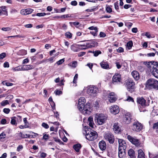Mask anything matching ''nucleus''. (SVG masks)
Instances as JSON below:
<instances>
[{
  "label": "nucleus",
  "mask_w": 158,
  "mask_h": 158,
  "mask_svg": "<svg viewBox=\"0 0 158 158\" xmlns=\"http://www.w3.org/2000/svg\"><path fill=\"white\" fill-rule=\"evenodd\" d=\"M85 98H80L78 100V108L80 111H82L83 114L85 115H89L91 113L90 104L87 103L85 105Z\"/></svg>",
  "instance_id": "nucleus-1"
},
{
  "label": "nucleus",
  "mask_w": 158,
  "mask_h": 158,
  "mask_svg": "<svg viewBox=\"0 0 158 158\" xmlns=\"http://www.w3.org/2000/svg\"><path fill=\"white\" fill-rule=\"evenodd\" d=\"M146 88L149 89H158V81L154 78H150L146 81Z\"/></svg>",
  "instance_id": "nucleus-2"
},
{
  "label": "nucleus",
  "mask_w": 158,
  "mask_h": 158,
  "mask_svg": "<svg viewBox=\"0 0 158 158\" xmlns=\"http://www.w3.org/2000/svg\"><path fill=\"white\" fill-rule=\"evenodd\" d=\"M107 120V117L102 114H96L94 118L96 122H97L99 125L104 124Z\"/></svg>",
  "instance_id": "nucleus-3"
},
{
  "label": "nucleus",
  "mask_w": 158,
  "mask_h": 158,
  "mask_svg": "<svg viewBox=\"0 0 158 158\" xmlns=\"http://www.w3.org/2000/svg\"><path fill=\"white\" fill-rule=\"evenodd\" d=\"M135 83L132 80H129L126 82V87L127 90L131 93L135 91Z\"/></svg>",
  "instance_id": "nucleus-4"
},
{
  "label": "nucleus",
  "mask_w": 158,
  "mask_h": 158,
  "mask_svg": "<svg viewBox=\"0 0 158 158\" xmlns=\"http://www.w3.org/2000/svg\"><path fill=\"white\" fill-rule=\"evenodd\" d=\"M98 90V89L96 87L92 86L88 88L87 93L90 96L94 97L96 96Z\"/></svg>",
  "instance_id": "nucleus-5"
},
{
  "label": "nucleus",
  "mask_w": 158,
  "mask_h": 158,
  "mask_svg": "<svg viewBox=\"0 0 158 158\" xmlns=\"http://www.w3.org/2000/svg\"><path fill=\"white\" fill-rule=\"evenodd\" d=\"M86 138L89 141H93L97 139L98 137V135L96 132L95 131H90L89 133H87L86 132V135H85Z\"/></svg>",
  "instance_id": "nucleus-6"
},
{
  "label": "nucleus",
  "mask_w": 158,
  "mask_h": 158,
  "mask_svg": "<svg viewBox=\"0 0 158 158\" xmlns=\"http://www.w3.org/2000/svg\"><path fill=\"white\" fill-rule=\"evenodd\" d=\"M105 139L111 143H113L114 142V135L110 132H105L104 135Z\"/></svg>",
  "instance_id": "nucleus-7"
},
{
  "label": "nucleus",
  "mask_w": 158,
  "mask_h": 158,
  "mask_svg": "<svg viewBox=\"0 0 158 158\" xmlns=\"http://www.w3.org/2000/svg\"><path fill=\"white\" fill-rule=\"evenodd\" d=\"M143 126L142 124L137 121L134 123L131 126V129L133 131L139 132L142 130Z\"/></svg>",
  "instance_id": "nucleus-8"
},
{
  "label": "nucleus",
  "mask_w": 158,
  "mask_h": 158,
  "mask_svg": "<svg viewBox=\"0 0 158 158\" xmlns=\"http://www.w3.org/2000/svg\"><path fill=\"white\" fill-rule=\"evenodd\" d=\"M148 67L149 68L150 67L152 68L150 71L152 75L155 77L158 78V64L156 65H152L151 66L149 64H148Z\"/></svg>",
  "instance_id": "nucleus-9"
},
{
  "label": "nucleus",
  "mask_w": 158,
  "mask_h": 158,
  "mask_svg": "<svg viewBox=\"0 0 158 158\" xmlns=\"http://www.w3.org/2000/svg\"><path fill=\"white\" fill-rule=\"evenodd\" d=\"M88 42L86 43V44L84 45L80 44L78 45L79 47H83L84 48H81V50L89 48H91L94 47L95 44V42L93 40H88Z\"/></svg>",
  "instance_id": "nucleus-10"
},
{
  "label": "nucleus",
  "mask_w": 158,
  "mask_h": 158,
  "mask_svg": "<svg viewBox=\"0 0 158 158\" xmlns=\"http://www.w3.org/2000/svg\"><path fill=\"white\" fill-rule=\"evenodd\" d=\"M127 138L129 141L136 146H138L140 144L139 140L135 137H133L130 135H128L127 137Z\"/></svg>",
  "instance_id": "nucleus-11"
},
{
  "label": "nucleus",
  "mask_w": 158,
  "mask_h": 158,
  "mask_svg": "<svg viewBox=\"0 0 158 158\" xmlns=\"http://www.w3.org/2000/svg\"><path fill=\"white\" fill-rule=\"evenodd\" d=\"M123 120L127 124L130 123L131 120V115L129 112L126 113L123 116Z\"/></svg>",
  "instance_id": "nucleus-12"
},
{
  "label": "nucleus",
  "mask_w": 158,
  "mask_h": 158,
  "mask_svg": "<svg viewBox=\"0 0 158 158\" xmlns=\"http://www.w3.org/2000/svg\"><path fill=\"white\" fill-rule=\"evenodd\" d=\"M137 102L143 107H144L148 105L146 102V100L143 97L138 98H137Z\"/></svg>",
  "instance_id": "nucleus-13"
},
{
  "label": "nucleus",
  "mask_w": 158,
  "mask_h": 158,
  "mask_svg": "<svg viewBox=\"0 0 158 158\" xmlns=\"http://www.w3.org/2000/svg\"><path fill=\"white\" fill-rule=\"evenodd\" d=\"M110 112L114 114L118 113L119 111V108L118 106L116 105H113L110 108Z\"/></svg>",
  "instance_id": "nucleus-14"
},
{
  "label": "nucleus",
  "mask_w": 158,
  "mask_h": 158,
  "mask_svg": "<svg viewBox=\"0 0 158 158\" xmlns=\"http://www.w3.org/2000/svg\"><path fill=\"white\" fill-rule=\"evenodd\" d=\"M121 80V76L119 73H115L112 77V80L114 82H120Z\"/></svg>",
  "instance_id": "nucleus-15"
},
{
  "label": "nucleus",
  "mask_w": 158,
  "mask_h": 158,
  "mask_svg": "<svg viewBox=\"0 0 158 158\" xmlns=\"http://www.w3.org/2000/svg\"><path fill=\"white\" fill-rule=\"evenodd\" d=\"M109 100L110 103L114 102L117 98L114 92H111L109 94Z\"/></svg>",
  "instance_id": "nucleus-16"
},
{
  "label": "nucleus",
  "mask_w": 158,
  "mask_h": 158,
  "mask_svg": "<svg viewBox=\"0 0 158 158\" xmlns=\"http://www.w3.org/2000/svg\"><path fill=\"white\" fill-rule=\"evenodd\" d=\"M118 143H119L118 149H126V144L125 141L121 139H118Z\"/></svg>",
  "instance_id": "nucleus-17"
},
{
  "label": "nucleus",
  "mask_w": 158,
  "mask_h": 158,
  "mask_svg": "<svg viewBox=\"0 0 158 158\" xmlns=\"http://www.w3.org/2000/svg\"><path fill=\"white\" fill-rule=\"evenodd\" d=\"M125 148L118 149V156L119 158H123L126 154Z\"/></svg>",
  "instance_id": "nucleus-18"
},
{
  "label": "nucleus",
  "mask_w": 158,
  "mask_h": 158,
  "mask_svg": "<svg viewBox=\"0 0 158 158\" xmlns=\"http://www.w3.org/2000/svg\"><path fill=\"white\" fill-rule=\"evenodd\" d=\"M99 147L100 149L102 151H104L106 148V144L105 141L102 140L99 143Z\"/></svg>",
  "instance_id": "nucleus-19"
},
{
  "label": "nucleus",
  "mask_w": 158,
  "mask_h": 158,
  "mask_svg": "<svg viewBox=\"0 0 158 158\" xmlns=\"http://www.w3.org/2000/svg\"><path fill=\"white\" fill-rule=\"evenodd\" d=\"M113 130L114 132L116 133H118L120 132L121 129L118 126V123H115L114 124Z\"/></svg>",
  "instance_id": "nucleus-20"
},
{
  "label": "nucleus",
  "mask_w": 158,
  "mask_h": 158,
  "mask_svg": "<svg viewBox=\"0 0 158 158\" xmlns=\"http://www.w3.org/2000/svg\"><path fill=\"white\" fill-rule=\"evenodd\" d=\"M100 65L101 67L104 69H110L109 64L107 62L103 61L100 63Z\"/></svg>",
  "instance_id": "nucleus-21"
},
{
  "label": "nucleus",
  "mask_w": 158,
  "mask_h": 158,
  "mask_svg": "<svg viewBox=\"0 0 158 158\" xmlns=\"http://www.w3.org/2000/svg\"><path fill=\"white\" fill-rule=\"evenodd\" d=\"M131 75L135 80L137 81L139 79V75L137 71H133L131 73Z\"/></svg>",
  "instance_id": "nucleus-22"
},
{
  "label": "nucleus",
  "mask_w": 158,
  "mask_h": 158,
  "mask_svg": "<svg viewBox=\"0 0 158 158\" xmlns=\"http://www.w3.org/2000/svg\"><path fill=\"white\" fill-rule=\"evenodd\" d=\"M128 155L130 158H136L135 152L132 149L129 150L128 152Z\"/></svg>",
  "instance_id": "nucleus-23"
},
{
  "label": "nucleus",
  "mask_w": 158,
  "mask_h": 158,
  "mask_svg": "<svg viewBox=\"0 0 158 158\" xmlns=\"http://www.w3.org/2000/svg\"><path fill=\"white\" fill-rule=\"evenodd\" d=\"M81 145L80 143H77L74 145L73 146V148L77 152H80V149L81 148Z\"/></svg>",
  "instance_id": "nucleus-24"
},
{
  "label": "nucleus",
  "mask_w": 158,
  "mask_h": 158,
  "mask_svg": "<svg viewBox=\"0 0 158 158\" xmlns=\"http://www.w3.org/2000/svg\"><path fill=\"white\" fill-rule=\"evenodd\" d=\"M23 71H26L34 69V67L33 65H26L23 66L22 67Z\"/></svg>",
  "instance_id": "nucleus-25"
},
{
  "label": "nucleus",
  "mask_w": 158,
  "mask_h": 158,
  "mask_svg": "<svg viewBox=\"0 0 158 158\" xmlns=\"http://www.w3.org/2000/svg\"><path fill=\"white\" fill-rule=\"evenodd\" d=\"M138 158H145L144 154L142 150L140 149L138 151Z\"/></svg>",
  "instance_id": "nucleus-26"
},
{
  "label": "nucleus",
  "mask_w": 158,
  "mask_h": 158,
  "mask_svg": "<svg viewBox=\"0 0 158 158\" xmlns=\"http://www.w3.org/2000/svg\"><path fill=\"white\" fill-rule=\"evenodd\" d=\"M27 54V52L26 50L22 49L19 50L17 52V54L20 56H24Z\"/></svg>",
  "instance_id": "nucleus-27"
},
{
  "label": "nucleus",
  "mask_w": 158,
  "mask_h": 158,
  "mask_svg": "<svg viewBox=\"0 0 158 158\" xmlns=\"http://www.w3.org/2000/svg\"><path fill=\"white\" fill-rule=\"evenodd\" d=\"M133 45V42L132 41H130L127 44V48L128 50H130L131 48Z\"/></svg>",
  "instance_id": "nucleus-28"
},
{
  "label": "nucleus",
  "mask_w": 158,
  "mask_h": 158,
  "mask_svg": "<svg viewBox=\"0 0 158 158\" xmlns=\"http://www.w3.org/2000/svg\"><path fill=\"white\" fill-rule=\"evenodd\" d=\"M71 49L74 52H78L79 50V48L77 46L72 45L71 47Z\"/></svg>",
  "instance_id": "nucleus-29"
},
{
  "label": "nucleus",
  "mask_w": 158,
  "mask_h": 158,
  "mask_svg": "<svg viewBox=\"0 0 158 158\" xmlns=\"http://www.w3.org/2000/svg\"><path fill=\"white\" fill-rule=\"evenodd\" d=\"M18 119V117L14 116L11 118V121L10 123L12 125H15L16 124V120Z\"/></svg>",
  "instance_id": "nucleus-30"
},
{
  "label": "nucleus",
  "mask_w": 158,
  "mask_h": 158,
  "mask_svg": "<svg viewBox=\"0 0 158 158\" xmlns=\"http://www.w3.org/2000/svg\"><path fill=\"white\" fill-rule=\"evenodd\" d=\"M149 156L150 158H158V153L156 154H151L149 153Z\"/></svg>",
  "instance_id": "nucleus-31"
},
{
  "label": "nucleus",
  "mask_w": 158,
  "mask_h": 158,
  "mask_svg": "<svg viewBox=\"0 0 158 158\" xmlns=\"http://www.w3.org/2000/svg\"><path fill=\"white\" fill-rule=\"evenodd\" d=\"M24 11H25V12H26V15H27L31 13L33 11V10L30 8H28L25 9Z\"/></svg>",
  "instance_id": "nucleus-32"
},
{
  "label": "nucleus",
  "mask_w": 158,
  "mask_h": 158,
  "mask_svg": "<svg viewBox=\"0 0 158 158\" xmlns=\"http://www.w3.org/2000/svg\"><path fill=\"white\" fill-rule=\"evenodd\" d=\"M92 52L94 54V55L95 56H97L99 54H101L102 53L99 50H97L93 52Z\"/></svg>",
  "instance_id": "nucleus-33"
},
{
  "label": "nucleus",
  "mask_w": 158,
  "mask_h": 158,
  "mask_svg": "<svg viewBox=\"0 0 158 158\" xmlns=\"http://www.w3.org/2000/svg\"><path fill=\"white\" fill-rule=\"evenodd\" d=\"M65 36L69 39H71L72 37V34L70 32L68 31L65 33Z\"/></svg>",
  "instance_id": "nucleus-34"
},
{
  "label": "nucleus",
  "mask_w": 158,
  "mask_h": 158,
  "mask_svg": "<svg viewBox=\"0 0 158 158\" xmlns=\"http://www.w3.org/2000/svg\"><path fill=\"white\" fill-rule=\"evenodd\" d=\"M6 136V134L4 132H3L0 134V140H1L3 139H4L5 138Z\"/></svg>",
  "instance_id": "nucleus-35"
},
{
  "label": "nucleus",
  "mask_w": 158,
  "mask_h": 158,
  "mask_svg": "<svg viewBox=\"0 0 158 158\" xmlns=\"http://www.w3.org/2000/svg\"><path fill=\"white\" fill-rule=\"evenodd\" d=\"M88 29L91 30H94V31H97V30H98V29L97 27H94V26H91L89 27L88 28Z\"/></svg>",
  "instance_id": "nucleus-36"
},
{
  "label": "nucleus",
  "mask_w": 158,
  "mask_h": 158,
  "mask_svg": "<svg viewBox=\"0 0 158 158\" xmlns=\"http://www.w3.org/2000/svg\"><path fill=\"white\" fill-rule=\"evenodd\" d=\"M152 128L156 130V131L158 130V122L154 123Z\"/></svg>",
  "instance_id": "nucleus-37"
},
{
  "label": "nucleus",
  "mask_w": 158,
  "mask_h": 158,
  "mask_svg": "<svg viewBox=\"0 0 158 158\" xmlns=\"http://www.w3.org/2000/svg\"><path fill=\"white\" fill-rule=\"evenodd\" d=\"M19 134V136L22 138H26L27 136V134H23L22 132H20Z\"/></svg>",
  "instance_id": "nucleus-38"
},
{
  "label": "nucleus",
  "mask_w": 158,
  "mask_h": 158,
  "mask_svg": "<svg viewBox=\"0 0 158 158\" xmlns=\"http://www.w3.org/2000/svg\"><path fill=\"white\" fill-rule=\"evenodd\" d=\"M125 101H127L129 102H134L133 99L130 96H128L127 99L125 100Z\"/></svg>",
  "instance_id": "nucleus-39"
},
{
  "label": "nucleus",
  "mask_w": 158,
  "mask_h": 158,
  "mask_svg": "<svg viewBox=\"0 0 158 158\" xmlns=\"http://www.w3.org/2000/svg\"><path fill=\"white\" fill-rule=\"evenodd\" d=\"M11 29V28L9 27H2V30L4 31H9Z\"/></svg>",
  "instance_id": "nucleus-40"
},
{
  "label": "nucleus",
  "mask_w": 158,
  "mask_h": 158,
  "mask_svg": "<svg viewBox=\"0 0 158 158\" xmlns=\"http://www.w3.org/2000/svg\"><path fill=\"white\" fill-rule=\"evenodd\" d=\"M106 12L108 13H110L112 11V9L109 6H107L106 9Z\"/></svg>",
  "instance_id": "nucleus-41"
},
{
  "label": "nucleus",
  "mask_w": 158,
  "mask_h": 158,
  "mask_svg": "<svg viewBox=\"0 0 158 158\" xmlns=\"http://www.w3.org/2000/svg\"><path fill=\"white\" fill-rule=\"evenodd\" d=\"M78 77V74H76L74 77L73 80V82L74 83L76 84L77 83V79Z\"/></svg>",
  "instance_id": "nucleus-42"
},
{
  "label": "nucleus",
  "mask_w": 158,
  "mask_h": 158,
  "mask_svg": "<svg viewBox=\"0 0 158 158\" xmlns=\"http://www.w3.org/2000/svg\"><path fill=\"white\" fill-rule=\"evenodd\" d=\"M22 68H20L19 66L14 68L13 69V70L14 71H23Z\"/></svg>",
  "instance_id": "nucleus-43"
},
{
  "label": "nucleus",
  "mask_w": 158,
  "mask_h": 158,
  "mask_svg": "<svg viewBox=\"0 0 158 158\" xmlns=\"http://www.w3.org/2000/svg\"><path fill=\"white\" fill-rule=\"evenodd\" d=\"M10 110L9 108H5L3 109V112L6 114H8L9 113Z\"/></svg>",
  "instance_id": "nucleus-44"
},
{
  "label": "nucleus",
  "mask_w": 158,
  "mask_h": 158,
  "mask_svg": "<svg viewBox=\"0 0 158 158\" xmlns=\"http://www.w3.org/2000/svg\"><path fill=\"white\" fill-rule=\"evenodd\" d=\"M6 56V53L5 52H3L0 54V59H2Z\"/></svg>",
  "instance_id": "nucleus-45"
},
{
  "label": "nucleus",
  "mask_w": 158,
  "mask_h": 158,
  "mask_svg": "<svg viewBox=\"0 0 158 158\" xmlns=\"http://www.w3.org/2000/svg\"><path fill=\"white\" fill-rule=\"evenodd\" d=\"M42 126L45 129H48L49 127L48 125L45 123H42Z\"/></svg>",
  "instance_id": "nucleus-46"
},
{
  "label": "nucleus",
  "mask_w": 158,
  "mask_h": 158,
  "mask_svg": "<svg viewBox=\"0 0 158 158\" xmlns=\"http://www.w3.org/2000/svg\"><path fill=\"white\" fill-rule=\"evenodd\" d=\"M46 14L45 13H40L36 14V15L39 17L44 16L46 15Z\"/></svg>",
  "instance_id": "nucleus-47"
},
{
  "label": "nucleus",
  "mask_w": 158,
  "mask_h": 158,
  "mask_svg": "<svg viewBox=\"0 0 158 158\" xmlns=\"http://www.w3.org/2000/svg\"><path fill=\"white\" fill-rule=\"evenodd\" d=\"M2 83L3 84H5L7 86H11L13 85V83L9 82H6L5 81H3Z\"/></svg>",
  "instance_id": "nucleus-48"
},
{
  "label": "nucleus",
  "mask_w": 158,
  "mask_h": 158,
  "mask_svg": "<svg viewBox=\"0 0 158 158\" xmlns=\"http://www.w3.org/2000/svg\"><path fill=\"white\" fill-rule=\"evenodd\" d=\"M47 154L44 152H42L40 153V157L42 158H45L47 156Z\"/></svg>",
  "instance_id": "nucleus-49"
},
{
  "label": "nucleus",
  "mask_w": 158,
  "mask_h": 158,
  "mask_svg": "<svg viewBox=\"0 0 158 158\" xmlns=\"http://www.w3.org/2000/svg\"><path fill=\"white\" fill-rule=\"evenodd\" d=\"M118 3L117 2H115L114 3V6L115 9L117 10L118 11L119 10V6L118 5Z\"/></svg>",
  "instance_id": "nucleus-50"
},
{
  "label": "nucleus",
  "mask_w": 158,
  "mask_h": 158,
  "mask_svg": "<svg viewBox=\"0 0 158 158\" xmlns=\"http://www.w3.org/2000/svg\"><path fill=\"white\" fill-rule=\"evenodd\" d=\"M100 37L104 38L106 36V35L105 33L103 32H101L99 34Z\"/></svg>",
  "instance_id": "nucleus-51"
},
{
  "label": "nucleus",
  "mask_w": 158,
  "mask_h": 158,
  "mask_svg": "<svg viewBox=\"0 0 158 158\" xmlns=\"http://www.w3.org/2000/svg\"><path fill=\"white\" fill-rule=\"evenodd\" d=\"M98 31V30H97V31H90V33L94 36H96L97 35Z\"/></svg>",
  "instance_id": "nucleus-52"
},
{
  "label": "nucleus",
  "mask_w": 158,
  "mask_h": 158,
  "mask_svg": "<svg viewBox=\"0 0 158 158\" xmlns=\"http://www.w3.org/2000/svg\"><path fill=\"white\" fill-rule=\"evenodd\" d=\"M64 61V59H62L61 60H60L59 61H58L57 62V63L58 65H60L61 64L63 63Z\"/></svg>",
  "instance_id": "nucleus-53"
},
{
  "label": "nucleus",
  "mask_w": 158,
  "mask_h": 158,
  "mask_svg": "<svg viewBox=\"0 0 158 158\" xmlns=\"http://www.w3.org/2000/svg\"><path fill=\"white\" fill-rule=\"evenodd\" d=\"M69 24H70L71 26H72V24H73L74 25L76 26H77L79 24V23L78 22H70Z\"/></svg>",
  "instance_id": "nucleus-54"
},
{
  "label": "nucleus",
  "mask_w": 158,
  "mask_h": 158,
  "mask_svg": "<svg viewBox=\"0 0 158 158\" xmlns=\"http://www.w3.org/2000/svg\"><path fill=\"white\" fill-rule=\"evenodd\" d=\"M7 15V12H4L0 9V15Z\"/></svg>",
  "instance_id": "nucleus-55"
},
{
  "label": "nucleus",
  "mask_w": 158,
  "mask_h": 158,
  "mask_svg": "<svg viewBox=\"0 0 158 158\" xmlns=\"http://www.w3.org/2000/svg\"><path fill=\"white\" fill-rule=\"evenodd\" d=\"M23 147L22 145H19L17 149V151L18 152H20L21 150L23 149Z\"/></svg>",
  "instance_id": "nucleus-56"
},
{
  "label": "nucleus",
  "mask_w": 158,
  "mask_h": 158,
  "mask_svg": "<svg viewBox=\"0 0 158 158\" xmlns=\"http://www.w3.org/2000/svg\"><path fill=\"white\" fill-rule=\"evenodd\" d=\"M115 64H116V66L118 69H119L122 66L120 64L119 62H116Z\"/></svg>",
  "instance_id": "nucleus-57"
},
{
  "label": "nucleus",
  "mask_w": 158,
  "mask_h": 158,
  "mask_svg": "<svg viewBox=\"0 0 158 158\" xmlns=\"http://www.w3.org/2000/svg\"><path fill=\"white\" fill-rule=\"evenodd\" d=\"M3 66L5 68H8L9 67V64L8 62H5L4 63Z\"/></svg>",
  "instance_id": "nucleus-58"
},
{
  "label": "nucleus",
  "mask_w": 158,
  "mask_h": 158,
  "mask_svg": "<svg viewBox=\"0 0 158 158\" xmlns=\"http://www.w3.org/2000/svg\"><path fill=\"white\" fill-rule=\"evenodd\" d=\"M138 69L140 72H142L144 70V68L141 66H139L138 67Z\"/></svg>",
  "instance_id": "nucleus-59"
},
{
  "label": "nucleus",
  "mask_w": 158,
  "mask_h": 158,
  "mask_svg": "<svg viewBox=\"0 0 158 158\" xmlns=\"http://www.w3.org/2000/svg\"><path fill=\"white\" fill-rule=\"evenodd\" d=\"M24 27L26 28H30L32 27V25L31 24H29L24 25Z\"/></svg>",
  "instance_id": "nucleus-60"
},
{
  "label": "nucleus",
  "mask_w": 158,
  "mask_h": 158,
  "mask_svg": "<svg viewBox=\"0 0 158 158\" xmlns=\"http://www.w3.org/2000/svg\"><path fill=\"white\" fill-rule=\"evenodd\" d=\"M6 120L5 119H2L1 121V123L2 124H5L6 123Z\"/></svg>",
  "instance_id": "nucleus-61"
},
{
  "label": "nucleus",
  "mask_w": 158,
  "mask_h": 158,
  "mask_svg": "<svg viewBox=\"0 0 158 158\" xmlns=\"http://www.w3.org/2000/svg\"><path fill=\"white\" fill-rule=\"evenodd\" d=\"M50 104L52 107V108L54 110L55 109V103L53 102H52L50 103Z\"/></svg>",
  "instance_id": "nucleus-62"
},
{
  "label": "nucleus",
  "mask_w": 158,
  "mask_h": 158,
  "mask_svg": "<svg viewBox=\"0 0 158 158\" xmlns=\"http://www.w3.org/2000/svg\"><path fill=\"white\" fill-rule=\"evenodd\" d=\"M131 31L133 33H136L138 31V29L136 27H134L132 29Z\"/></svg>",
  "instance_id": "nucleus-63"
},
{
  "label": "nucleus",
  "mask_w": 158,
  "mask_h": 158,
  "mask_svg": "<svg viewBox=\"0 0 158 158\" xmlns=\"http://www.w3.org/2000/svg\"><path fill=\"white\" fill-rule=\"evenodd\" d=\"M123 48L120 47L117 49V52H123Z\"/></svg>",
  "instance_id": "nucleus-64"
}]
</instances>
